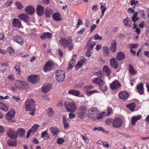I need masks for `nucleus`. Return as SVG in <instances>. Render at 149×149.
<instances>
[{"mask_svg": "<svg viewBox=\"0 0 149 149\" xmlns=\"http://www.w3.org/2000/svg\"><path fill=\"white\" fill-rule=\"evenodd\" d=\"M59 45L65 49H67L69 50H72L74 49V43L72 42L71 37L67 39L64 37L61 38L59 40Z\"/></svg>", "mask_w": 149, "mask_h": 149, "instance_id": "1", "label": "nucleus"}, {"mask_svg": "<svg viewBox=\"0 0 149 149\" xmlns=\"http://www.w3.org/2000/svg\"><path fill=\"white\" fill-rule=\"evenodd\" d=\"M35 107V102L32 99H29L26 101L25 108L27 111H30L29 113V114L34 115Z\"/></svg>", "mask_w": 149, "mask_h": 149, "instance_id": "2", "label": "nucleus"}, {"mask_svg": "<svg viewBox=\"0 0 149 149\" xmlns=\"http://www.w3.org/2000/svg\"><path fill=\"white\" fill-rule=\"evenodd\" d=\"M64 104L65 109L68 112L74 113L77 110L76 103L72 100H69L65 101Z\"/></svg>", "mask_w": 149, "mask_h": 149, "instance_id": "3", "label": "nucleus"}, {"mask_svg": "<svg viewBox=\"0 0 149 149\" xmlns=\"http://www.w3.org/2000/svg\"><path fill=\"white\" fill-rule=\"evenodd\" d=\"M96 75H100V76L93 78L92 79V82L99 86H103L104 81L101 79V76L102 75V71H99L97 72L96 73Z\"/></svg>", "mask_w": 149, "mask_h": 149, "instance_id": "4", "label": "nucleus"}, {"mask_svg": "<svg viewBox=\"0 0 149 149\" xmlns=\"http://www.w3.org/2000/svg\"><path fill=\"white\" fill-rule=\"evenodd\" d=\"M27 84L26 81L17 80L14 83V85L17 89H23L26 88Z\"/></svg>", "mask_w": 149, "mask_h": 149, "instance_id": "5", "label": "nucleus"}, {"mask_svg": "<svg viewBox=\"0 0 149 149\" xmlns=\"http://www.w3.org/2000/svg\"><path fill=\"white\" fill-rule=\"evenodd\" d=\"M87 111L86 106L81 105L78 109V116L79 118L81 119L85 116Z\"/></svg>", "mask_w": 149, "mask_h": 149, "instance_id": "6", "label": "nucleus"}, {"mask_svg": "<svg viewBox=\"0 0 149 149\" xmlns=\"http://www.w3.org/2000/svg\"><path fill=\"white\" fill-rule=\"evenodd\" d=\"M65 78V72L62 70H58L56 73V79L58 81H62Z\"/></svg>", "mask_w": 149, "mask_h": 149, "instance_id": "7", "label": "nucleus"}, {"mask_svg": "<svg viewBox=\"0 0 149 149\" xmlns=\"http://www.w3.org/2000/svg\"><path fill=\"white\" fill-rule=\"evenodd\" d=\"M123 122L122 119L119 117L115 118L112 121V125L114 128H119L121 127Z\"/></svg>", "mask_w": 149, "mask_h": 149, "instance_id": "8", "label": "nucleus"}, {"mask_svg": "<svg viewBox=\"0 0 149 149\" xmlns=\"http://www.w3.org/2000/svg\"><path fill=\"white\" fill-rule=\"evenodd\" d=\"M54 68V63L52 61H49L47 62L43 68L45 72L49 71L52 70Z\"/></svg>", "mask_w": 149, "mask_h": 149, "instance_id": "9", "label": "nucleus"}, {"mask_svg": "<svg viewBox=\"0 0 149 149\" xmlns=\"http://www.w3.org/2000/svg\"><path fill=\"white\" fill-rule=\"evenodd\" d=\"M98 114V111L95 108H93L88 110V115L91 118H94L96 117Z\"/></svg>", "mask_w": 149, "mask_h": 149, "instance_id": "10", "label": "nucleus"}, {"mask_svg": "<svg viewBox=\"0 0 149 149\" xmlns=\"http://www.w3.org/2000/svg\"><path fill=\"white\" fill-rule=\"evenodd\" d=\"M121 85L120 82L116 79L110 84V88L113 90H116L119 89Z\"/></svg>", "mask_w": 149, "mask_h": 149, "instance_id": "11", "label": "nucleus"}, {"mask_svg": "<svg viewBox=\"0 0 149 149\" xmlns=\"http://www.w3.org/2000/svg\"><path fill=\"white\" fill-rule=\"evenodd\" d=\"M7 132L8 136L11 138L16 139L17 137V132L14 131L12 129H9Z\"/></svg>", "mask_w": 149, "mask_h": 149, "instance_id": "12", "label": "nucleus"}, {"mask_svg": "<svg viewBox=\"0 0 149 149\" xmlns=\"http://www.w3.org/2000/svg\"><path fill=\"white\" fill-rule=\"evenodd\" d=\"M28 80L32 84H36L39 81V79L37 75H31L28 77Z\"/></svg>", "mask_w": 149, "mask_h": 149, "instance_id": "13", "label": "nucleus"}, {"mask_svg": "<svg viewBox=\"0 0 149 149\" xmlns=\"http://www.w3.org/2000/svg\"><path fill=\"white\" fill-rule=\"evenodd\" d=\"M86 61V59L85 58L83 57H81L79 58V60L76 65L75 68L77 70L81 67L82 65L85 63Z\"/></svg>", "mask_w": 149, "mask_h": 149, "instance_id": "14", "label": "nucleus"}, {"mask_svg": "<svg viewBox=\"0 0 149 149\" xmlns=\"http://www.w3.org/2000/svg\"><path fill=\"white\" fill-rule=\"evenodd\" d=\"M18 17L21 20H23L26 23L29 22L30 19L29 16L24 13H22L19 14Z\"/></svg>", "mask_w": 149, "mask_h": 149, "instance_id": "15", "label": "nucleus"}, {"mask_svg": "<svg viewBox=\"0 0 149 149\" xmlns=\"http://www.w3.org/2000/svg\"><path fill=\"white\" fill-rule=\"evenodd\" d=\"M110 65L113 68H117L119 65V63L114 58H111L109 61Z\"/></svg>", "mask_w": 149, "mask_h": 149, "instance_id": "16", "label": "nucleus"}, {"mask_svg": "<svg viewBox=\"0 0 149 149\" xmlns=\"http://www.w3.org/2000/svg\"><path fill=\"white\" fill-rule=\"evenodd\" d=\"M119 97L122 100H125L129 96V93L126 91H120L118 94Z\"/></svg>", "mask_w": 149, "mask_h": 149, "instance_id": "17", "label": "nucleus"}, {"mask_svg": "<svg viewBox=\"0 0 149 149\" xmlns=\"http://www.w3.org/2000/svg\"><path fill=\"white\" fill-rule=\"evenodd\" d=\"M92 38H90L88 42L87 43L86 47L88 50H92L96 44L95 42H92Z\"/></svg>", "mask_w": 149, "mask_h": 149, "instance_id": "18", "label": "nucleus"}, {"mask_svg": "<svg viewBox=\"0 0 149 149\" xmlns=\"http://www.w3.org/2000/svg\"><path fill=\"white\" fill-rule=\"evenodd\" d=\"M25 10L26 13L31 15H33L35 12L34 8L31 5L27 6L25 8Z\"/></svg>", "mask_w": 149, "mask_h": 149, "instance_id": "19", "label": "nucleus"}, {"mask_svg": "<svg viewBox=\"0 0 149 149\" xmlns=\"http://www.w3.org/2000/svg\"><path fill=\"white\" fill-rule=\"evenodd\" d=\"M36 9L38 15L39 16H42L43 14L44 9V7L40 5H38L37 6Z\"/></svg>", "mask_w": 149, "mask_h": 149, "instance_id": "20", "label": "nucleus"}, {"mask_svg": "<svg viewBox=\"0 0 149 149\" xmlns=\"http://www.w3.org/2000/svg\"><path fill=\"white\" fill-rule=\"evenodd\" d=\"M15 113V111L13 109L11 110L6 115V118L8 120H11L14 117Z\"/></svg>", "mask_w": 149, "mask_h": 149, "instance_id": "21", "label": "nucleus"}, {"mask_svg": "<svg viewBox=\"0 0 149 149\" xmlns=\"http://www.w3.org/2000/svg\"><path fill=\"white\" fill-rule=\"evenodd\" d=\"M13 40L14 41L17 42L21 45H23L24 42L20 35L15 36L13 38Z\"/></svg>", "mask_w": 149, "mask_h": 149, "instance_id": "22", "label": "nucleus"}, {"mask_svg": "<svg viewBox=\"0 0 149 149\" xmlns=\"http://www.w3.org/2000/svg\"><path fill=\"white\" fill-rule=\"evenodd\" d=\"M13 26L15 27L20 28L22 25L21 21L18 19L15 18L13 21Z\"/></svg>", "mask_w": 149, "mask_h": 149, "instance_id": "23", "label": "nucleus"}, {"mask_svg": "<svg viewBox=\"0 0 149 149\" xmlns=\"http://www.w3.org/2000/svg\"><path fill=\"white\" fill-rule=\"evenodd\" d=\"M52 37V33L47 32L43 33L40 36V38L42 40H45L46 39H49L51 38Z\"/></svg>", "mask_w": 149, "mask_h": 149, "instance_id": "24", "label": "nucleus"}, {"mask_svg": "<svg viewBox=\"0 0 149 149\" xmlns=\"http://www.w3.org/2000/svg\"><path fill=\"white\" fill-rule=\"evenodd\" d=\"M124 25L127 27H130L132 26V22L130 18L127 17L123 20Z\"/></svg>", "mask_w": 149, "mask_h": 149, "instance_id": "25", "label": "nucleus"}, {"mask_svg": "<svg viewBox=\"0 0 149 149\" xmlns=\"http://www.w3.org/2000/svg\"><path fill=\"white\" fill-rule=\"evenodd\" d=\"M7 144L10 146H15L17 145V140L16 139L11 138L7 142Z\"/></svg>", "mask_w": 149, "mask_h": 149, "instance_id": "26", "label": "nucleus"}, {"mask_svg": "<svg viewBox=\"0 0 149 149\" xmlns=\"http://www.w3.org/2000/svg\"><path fill=\"white\" fill-rule=\"evenodd\" d=\"M103 74L107 76H109L111 73L110 69L109 68L108 66H104L103 68Z\"/></svg>", "mask_w": 149, "mask_h": 149, "instance_id": "27", "label": "nucleus"}, {"mask_svg": "<svg viewBox=\"0 0 149 149\" xmlns=\"http://www.w3.org/2000/svg\"><path fill=\"white\" fill-rule=\"evenodd\" d=\"M141 118V115H138L137 116H133L132 118L131 124L133 125H135L136 123L138 120H140Z\"/></svg>", "mask_w": 149, "mask_h": 149, "instance_id": "28", "label": "nucleus"}, {"mask_svg": "<svg viewBox=\"0 0 149 149\" xmlns=\"http://www.w3.org/2000/svg\"><path fill=\"white\" fill-rule=\"evenodd\" d=\"M110 49L111 52H113L116 51V40H113L111 42Z\"/></svg>", "mask_w": 149, "mask_h": 149, "instance_id": "29", "label": "nucleus"}, {"mask_svg": "<svg viewBox=\"0 0 149 149\" xmlns=\"http://www.w3.org/2000/svg\"><path fill=\"white\" fill-rule=\"evenodd\" d=\"M51 86L50 84H44L42 87V91L44 93L48 92L51 89Z\"/></svg>", "mask_w": 149, "mask_h": 149, "instance_id": "30", "label": "nucleus"}, {"mask_svg": "<svg viewBox=\"0 0 149 149\" xmlns=\"http://www.w3.org/2000/svg\"><path fill=\"white\" fill-rule=\"evenodd\" d=\"M68 93L75 96H78L80 94V92L77 90L74 89H70L68 91Z\"/></svg>", "mask_w": 149, "mask_h": 149, "instance_id": "31", "label": "nucleus"}, {"mask_svg": "<svg viewBox=\"0 0 149 149\" xmlns=\"http://www.w3.org/2000/svg\"><path fill=\"white\" fill-rule=\"evenodd\" d=\"M138 92L140 95H142L143 93V87L142 83H140L138 85L136 88Z\"/></svg>", "mask_w": 149, "mask_h": 149, "instance_id": "32", "label": "nucleus"}, {"mask_svg": "<svg viewBox=\"0 0 149 149\" xmlns=\"http://www.w3.org/2000/svg\"><path fill=\"white\" fill-rule=\"evenodd\" d=\"M129 71L130 74L132 75L137 73V71L135 70L133 66L131 64H129Z\"/></svg>", "mask_w": 149, "mask_h": 149, "instance_id": "33", "label": "nucleus"}, {"mask_svg": "<svg viewBox=\"0 0 149 149\" xmlns=\"http://www.w3.org/2000/svg\"><path fill=\"white\" fill-rule=\"evenodd\" d=\"M53 19L56 21H60L61 20V16L58 12L56 13L53 14Z\"/></svg>", "mask_w": 149, "mask_h": 149, "instance_id": "34", "label": "nucleus"}, {"mask_svg": "<svg viewBox=\"0 0 149 149\" xmlns=\"http://www.w3.org/2000/svg\"><path fill=\"white\" fill-rule=\"evenodd\" d=\"M50 131L53 135H56L59 132V131L56 127H51L50 129Z\"/></svg>", "mask_w": 149, "mask_h": 149, "instance_id": "35", "label": "nucleus"}, {"mask_svg": "<svg viewBox=\"0 0 149 149\" xmlns=\"http://www.w3.org/2000/svg\"><path fill=\"white\" fill-rule=\"evenodd\" d=\"M53 13V10L49 8H47L45 10V14L46 17H49Z\"/></svg>", "mask_w": 149, "mask_h": 149, "instance_id": "36", "label": "nucleus"}, {"mask_svg": "<svg viewBox=\"0 0 149 149\" xmlns=\"http://www.w3.org/2000/svg\"><path fill=\"white\" fill-rule=\"evenodd\" d=\"M63 122L64 128L65 129H67L69 127V124L68 122L65 115L63 117Z\"/></svg>", "mask_w": 149, "mask_h": 149, "instance_id": "37", "label": "nucleus"}, {"mask_svg": "<svg viewBox=\"0 0 149 149\" xmlns=\"http://www.w3.org/2000/svg\"><path fill=\"white\" fill-rule=\"evenodd\" d=\"M125 57V56L122 52L118 53L117 55L116 58L119 61L124 59Z\"/></svg>", "mask_w": 149, "mask_h": 149, "instance_id": "38", "label": "nucleus"}, {"mask_svg": "<svg viewBox=\"0 0 149 149\" xmlns=\"http://www.w3.org/2000/svg\"><path fill=\"white\" fill-rule=\"evenodd\" d=\"M138 13L136 12L134 13L133 14L131 19L134 22H136L139 19V17H137Z\"/></svg>", "mask_w": 149, "mask_h": 149, "instance_id": "39", "label": "nucleus"}, {"mask_svg": "<svg viewBox=\"0 0 149 149\" xmlns=\"http://www.w3.org/2000/svg\"><path fill=\"white\" fill-rule=\"evenodd\" d=\"M103 52L105 56H107L109 54L110 52L108 47L106 46L103 47Z\"/></svg>", "mask_w": 149, "mask_h": 149, "instance_id": "40", "label": "nucleus"}, {"mask_svg": "<svg viewBox=\"0 0 149 149\" xmlns=\"http://www.w3.org/2000/svg\"><path fill=\"white\" fill-rule=\"evenodd\" d=\"M136 106L135 104L134 103H132L127 105L126 106V107L129 109L131 111H134L135 110Z\"/></svg>", "mask_w": 149, "mask_h": 149, "instance_id": "41", "label": "nucleus"}, {"mask_svg": "<svg viewBox=\"0 0 149 149\" xmlns=\"http://www.w3.org/2000/svg\"><path fill=\"white\" fill-rule=\"evenodd\" d=\"M17 131L18 134H19L21 137H22L24 136L25 132L23 129L19 128L18 129Z\"/></svg>", "mask_w": 149, "mask_h": 149, "instance_id": "42", "label": "nucleus"}, {"mask_svg": "<svg viewBox=\"0 0 149 149\" xmlns=\"http://www.w3.org/2000/svg\"><path fill=\"white\" fill-rule=\"evenodd\" d=\"M0 109L5 111H8V108L7 106L3 103H0Z\"/></svg>", "mask_w": 149, "mask_h": 149, "instance_id": "43", "label": "nucleus"}, {"mask_svg": "<svg viewBox=\"0 0 149 149\" xmlns=\"http://www.w3.org/2000/svg\"><path fill=\"white\" fill-rule=\"evenodd\" d=\"M47 113L48 116L52 117L54 115V112L52 108H49L47 109Z\"/></svg>", "mask_w": 149, "mask_h": 149, "instance_id": "44", "label": "nucleus"}, {"mask_svg": "<svg viewBox=\"0 0 149 149\" xmlns=\"http://www.w3.org/2000/svg\"><path fill=\"white\" fill-rule=\"evenodd\" d=\"M75 62L76 61L74 59H72L68 65V68L69 69L71 68L75 65Z\"/></svg>", "mask_w": 149, "mask_h": 149, "instance_id": "45", "label": "nucleus"}, {"mask_svg": "<svg viewBox=\"0 0 149 149\" xmlns=\"http://www.w3.org/2000/svg\"><path fill=\"white\" fill-rule=\"evenodd\" d=\"M93 87L92 85H87L85 86L84 88V91L86 93H87L88 91V90H90L93 88Z\"/></svg>", "mask_w": 149, "mask_h": 149, "instance_id": "46", "label": "nucleus"}, {"mask_svg": "<svg viewBox=\"0 0 149 149\" xmlns=\"http://www.w3.org/2000/svg\"><path fill=\"white\" fill-rule=\"evenodd\" d=\"M39 127V125L37 124L34 125L31 128L30 130H31L32 132L34 133L37 130Z\"/></svg>", "mask_w": 149, "mask_h": 149, "instance_id": "47", "label": "nucleus"}, {"mask_svg": "<svg viewBox=\"0 0 149 149\" xmlns=\"http://www.w3.org/2000/svg\"><path fill=\"white\" fill-rule=\"evenodd\" d=\"M14 70L17 72V74H19L21 72V70L20 68V66L19 65H17L15 66L14 68Z\"/></svg>", "mask_w": 149, "mask_h": 149, "instance_id": "48", "label": "nucleus"}, {"mask_svg": "<svg viewBox=\"0 0 149 149\" xmlns=\"http://www.w3.org/2000/svg\"><path fill=\"white\" fill-rule=\"evenodd\" d=\"M15 5L17 8L19 10H21L23 8V6L22 4L19 2H16Z\"/></svg>", "mask_w": 149, "mask_h": 149, "instance_id": "49", "label": "nucleus"}, {"mask_svg": "<svg viewBox=\"0 0 149 149\" xmlns=\"http://www.w3.org/2000/svg\"><path fill=\"white\" fill-rule=\"evenodd\" d=\"M94 39L95 40H102L103 38L102 36H100L98 34H96L94 36Z\"/></svg>", "mask_w": 149, "mask_h": 149, "instance_id": "50", "label": "nucleus"}, {"mask_svg": "<svg viewBox=\"0 0 149 149\" xmlns=\"http://www.w3.org/2000/svg\"><path fill=\"white\" fill-rule=\"evenodd\" d=\"M7 52L10 54H13L15 52L14 49L11 47H8Z\"/></svg>", "mask_w": 149, "mask_h": 149, "instance_id": "51", "label": "nucleus"}, {"mask_svg": "<svg viewBox=\"0 0 149 149\" xmlns=\"http://www.w3.org/2000/svg\"><path fill=\"white\" fill-rule=\"evenodd\" d=\"M97 91L96 90H93L92 91H88L87 93H86L87 95L89 96L92 94L94 93H97Z\"/></svg>", "mask_w": 149, "mask_h": 149, "instance_id": "52", "label": "nucleus"}, {"mask_svg": "<svg viewBox=\"0 0 149 149\" xmlns=\"http://www.w3.org/2000/svg\"><path fill=\"white\" fill-rule=\"evenodd\" d=\"M64 142V140L62 138H59L57 140V143L58 144H61Z\"/></svg>", "mask_w": 149, "mask_h": 149, "instance_id": "53", "label": "nucleus"}, {"mask_svg": "<svg viewBox=\"0 0 149 149\" xmlns=\"http://www.w3.org/2000/svg\"><path fill=\"white\" fill-rule=\"evenodd\" d=\"M130 48H137L138 47V44H130L129 45Z\"/></svg>", "mask_w": 149, "mask_h": 149, "instance_id": "54", "label": "nucleus"}, {"mask_svg": "<svg viewBox=\"0 0 149 149\" xmlns=\"http://www.w3.org/2000/svg\"><path fill=\"white\" fill-rule=\"evenodd\" d=\"M82 138L86 143H88V137L87 136H85L83 135H82Z\"/></svg>", "mask_w": 149, "mask_h": 149, "instance_id": "55", "label": "nucleus"}, {"mask_svg": "<svg viewBox=\"0 0 149 149\" xmlns=\"http://www.w3.org/2000/svg\"><path fill=\"white\" fill-rule=\"evenodd\" d=\"M100 89L101 91H106L107 90V87L106 86H99Z\"/></svg>", "mask_w": 149, "mask_h": 149, "instance_id": "56", "label": "nucleus"}, {"mask_svg": "<svg viewBox=\"0 0 149 149\" xmlns=\"http://www.w3.org/2000/svg\"><path fill=\"white\" fill-rule=\"evenodd\" d=\"M93 130L95 131L98 130V131H104V129L101 127H95L93 128Z\"/></svg>", "mask_w": 149, "mask_h": 149, "instance_id": "57", "label": "nucleus"}, {"mask_svg": "<svg viewBox=\"0 0 149 149\" xmlns=\"http://www.w3.org/2000/svg\"><path fill=\"white\" fill-rule=\"evenodd\" d=\"M107 115H109L111 114L112 112V108L111 107H107Z\"/></svg>", "mask_w": 149, "mask_h": 149, "instance_id": "58", "label": "nucleus"}, {"mask_svg": "<svg viewBox=\"0 0 149 149\" xmlns=\"http://www.w3.org/2000/svg\"><path fill=\"white\" fill-rule=\"evenodd\" d=\"M100 8L101 10L102 13H104L105 12L106 10V7L103 5H102L100 6Z\"/></svg>", "mask_w": 149, "mask_h": 149, "instance_id": "59", "label": "nucleus"}, {"mask_svg": "<svg viewBox=\"0 0 149 149\" xmlns=\"http://www.w3.org/2000/svg\"><path fill=\"white\" fill-rule=\"evenodd\" d=\"M112 120V119L111 118H109L107 119L106 121V123L107 125H109L111 124V122Z\"/></svg>", "mask_w": 149, "mask_h": 149, "instance_id": "60", "label": "nucleus"}, {"mask_svg": "<svg viewBox=\"0 0 149 149\" xmlns=\"http://www.w3.org/2000/svg\"><path fill=\"white\" fill-rule=\"evenodd\" d=\"M97 26L95 24H92L90 26V32H92L96 27Z\"/></svg>", "mask_w": 149, "mask_h": 149, "instance_id": "61", "label": "nucleus"}, {"mask_svg": "<svg viewBox=\"0 0 149 149\" xmlns=\"http://www.w3.org/2000/svg\"><path fill=\"white\" fill-rule=\"evenodd\" d=\"M8 79L11 81H13L15 80L14 75V74H10L8 76Z\"/></svg>", "mask_w": 149, "mask_h": 149, "instance_id": "62", "label": "nucleus"}, {"mask_svg": "<svg viewBox=\"0 0 149 149\" xmlns=\"http://www.w3.org/2000/svg\"><path fill=\"white\" fill-rule=\"evenodd\" d=\"M139 12L140 14L141 15L142 17H144L145 16V11L144 10H140L139 11Z\"/></svg>", "mask_w": 149, "mask_h": 149, "instance_id": "63", "label": "nucleus"}, {"mask_svg": "<svg viewBox=\"0 0 149 149\" xmlns=\"http://www.w3.org/2000/svg\"><path fill=\"white\" fill-rule=\"evenodd\" d=\"M83 24V22L82 20L80 19H79L78 20V22L77 23V28H78L79 27L80 25L82 24Z\"/></svg>", "mask_w": 149, "mask_h": 149, "instance_id": "64", "label": "nucleus"}]
</instances>
